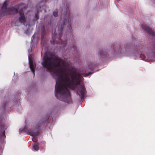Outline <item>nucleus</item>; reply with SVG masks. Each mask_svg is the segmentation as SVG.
<instances>
[{
  "mask_svg": "<svg viewBox=\"0 0 155 155\" xmlns=\"http://www.w3.org/2000/svg\"><path fill=\"white\" fill-rule=\"evenodd\" d=\"M41 64L47 69L56 81L55 95L59 100L68 103L72 101L69 89H76L81 99L84 97L86 89L82 83L83 77L93 74L84 69L79 71L73 68L70 62L63 60L57 56L45 53Z\"/></svg>",
  "mask_w": 155,
  "mask_h": 155,
  "instance_id": "obj_1",
  "label": "nucleus"
},
{
  "mask_svg": "<svg viewBox=\"0 0 155 155\" xmlns=\"http://www.w3.org/2000/svg\"><path fill=\"white\" fill-rule=\"evenodd\" d=\"M61 18L60 23L58 24V30L56 31L55 30H52V39L51 41V42L53 44H55L57 42L55 41V38L54 37H56L57 35H59L61 32L63 28L65 29L68 31H70L71 28V23L70 19V15L67 12L66 9L65 12H63Z\"/></svg>",
  "mask_w": 155,
  "mask_h": 155,
  "instance_id": "obj_2",
  "label": "nucleus"
},
{
  "mask_svg": "<svg viewBox=\"0 0 155 155\" xmlns=\"http://www.w3.org/2000/svg\"><path fill=\"white\" fill-rule=\"evenodd\" d=\"M23 4H22L20 5H18L15 6V7H12L8 8L7 10L6 13L8 14H12L17 13L18 10L20 16L17 20H15L13 22H14L15 25L18 26L21 23H23L25 25V22L26 21V18L25 16L23 11L26 8H23Z\"/></svg>",
  "mask_w": 155,
  "mask_h": 155,
  "instance_id": "obj_3",
  "label": "nucleus"
},
{
  "mask_svg": "<svg viewBox=\"0 0 155 155\" xmlns=\"http://www.w3.org/2000/svg\"><path fill=\"white\" fill-rule=\"evenodd\" d=\"M34 128L32 129L31 126H26L22 130H20V132L22 131H25L28 133V134L32 136H35L37 135V133L36 132V130L38 128V126L37 124L35 125H33Z\"/></svg>",
  "mask_w": 155,
  "mask_h": 155,
  "instance_id": "obj_4",
  "label": "nucleus"
},
{
  "mask_svg": "<svg viewBox=\"0 0 155 155\" xmlns=\"http://www.w3.org/2000/svg\"><path fill=\"white\" fill-rule=\"evenodd\" d=\"M109 51L111 54H115L117 52L119 54L125 53L127 51L125 48L124 50V49L122 48L121 47L119 48L116 45L112 44L110 47Z\"/></svg>",
  "mask_w": 155,
  "mask_h": 155,
  "instance_id": "obj_5",
  "label": "nucleus"
},
{
  "mask_svg": "<svg viewBox=\"0 0 155 155\" xmlns=\"http://www.w3.org/2000/svg\"><path fill=\"white\" fill-rule=\"evenodd\" d=\"M47 0H41L40 2L39 3V5H37L36 7L38 12L36 13H34L35 15V17L34 19V21L37 20L39 18V16L38 15V11H40L41 12H46V6L45 5H43L42 6H41V4L42 3H45L47 2Z\"/></svg>",
  "mask_w": 155,
  "mask_h": 155,
  "instance_id": "obj_6",
  "label": "nucleus"
},
{
  "mask_svg": "<svg viewBox=\"0 0 155 155\" xmlns=\"http://www.w3.org/2000/svg\"><path fill=\"white\" fill-rule=\"evenodd\" d=\"M142 27L150 35L153 36L155 35V33L146 25H143L142 26Z\"/></svg>",
  "mask_w": 155,
  "mask_h": 155,
  "instance_id": "obj_7",
  "label": "nucleus"
},
{
  "mask_svg": "<svg viewBox=\"0 0 155 155\" xmlns=\"http://www.w3.org/2000/svg\"><path fill=\"white\" fill-rule=\"evenodd\" d=\"M67 40L66 36H61L60 37L58 44L61 45L62 47L66 45Z\"/></svg>",
  "mask_w": 155,
  "mask_h": 155,
  "instance_id": "obj_8",
  "label": "nucleus"
},
{
  "mask_svg": "<svg viewBox=\"0 0 155 155\" xmlns=\"http://www.w3.org/2000/svg\"><path fill=\"white\" fill-rule=\"evenodd\" d=\"M6 127L5 125L2 124L0 126V137H3L5 136V131Z\"/></svg>",
  "mask_w": 155,
  "mask_h": 155,
  "instance_id": "obj_9",
  "label": "nucleus"
},
{
  "mask_svg": "<svg viewBox=\"0 0 155 155\" xmlns=\"http://www.w3.org/2000/svg\"><path fill=\"white\" fill-rule=\"evenodd\" d=\"M28 61H29V66L30 68L31 69V70L32 71V73L34 74V75H35V69L34 67L33 63L31 61L30 58L29 57V56H28Z\"/></svg>",
  "mask_w": 155,
  "mask_h": 155,
  "instance_id": "obj_10",
  "label": "nucleus"
},
{
  "mask_svg": "<svg viewBox=\"0 0 155 155\" xmlns=\"http://www.w3.org/2000/svg\"><path fill=\"white\" fill-rule=\"evenodd\" d=\"M108 55V54L107 52L104 50L101 51L100 52V57L101 58H105L107 57Z\"/></svg>",
  "mask_w": 155,
  "mask_h": 155,
  "instance_id": "obj_11",
  "label": "nucleus"
},
{
  "mask_svg": "<svg viewBox=\"0 0 155 155\" xmlns=\"http://www.w3.org/2000/svg\"><path fill=\"white\" fill-rule=\"evenodd\" d=\"M33 148L35 151L38 150L39 149L38 144L36 143H34L33 146Z\"/></svg>",
  "mask_w": 155,
  "mask_h": 155,
  "instance_id": "obj_12",
  "label": "nucleus"
},
{
  "mask_svg": "<svg viewBox=\"0 0 155 155\" xmlns=\"http://www.w3.org/2000/svg\"><path fill=\"white\" fill-rule=\"evenodd\" d=\"M7 6V2L6 0L4 2V3L2 6V8H5Z\"/></svg>",
  "mask_w": 155,
  "mask_h": 155,
  "instance_id": "obj_13",
  "label": "nucleus"
},
{
  "mask_svg": "<svg viewBox=\"0 0 155 155\" xmlns=\"http://www.w3.org/2000/svg\"><path fill=\"white\" fill-rule=\"evenodd\" d=\"M53 15L55 17H57L58 16V11L55 10L53 12Z\"/></svg>",
  "mask_w": 155,
  "mask_h": 155,
  "instance_id": "obj_14",
  "label": "nucleus"
},
{
  "mask_svg": "<svg viewBox=\"0 0 155 155\" xmlns=\"http://www.w3.org/2000/svg\"><path fill=\"white\" fill-rule=\"evenodd\" d=\"M89 68H91L93 66V64H89Z\"/></svg>",
  "mask_w": 155,
  "mask_h": 155,
  "instance_id": "obj_15",
  "label": "nucleus"
},
{
  "mask_svg": "<svg viewBox=\"0 0 155 155\" xmlns=\"http://www.w3.org/2000/svg\"><path fill=\"white\" fill-rule=\"evenodd\" d=\"M42 35H41V40L42 41V36L44 34V32H43L42 33Z\"/></svg>",
  "mask_w": 155,
  "mask_h": 155,
  "instance_id": "obj_16",
  "label": "nucleus"
},
{
  "mask_svg": "<svg viewBox=\"0 0 155 155\" xmlns=\"http://www.w3.org/2000/svg\"><path fill=\"white\" fill-rule=\"evenodd\" d=\"M31 49H29L28 50V52L29 53H30V52H31Z\"/></svg>",
  "mask_w": 155,
  "mask_h": 155,
  "instance_id": "obj_17",
  "label": "nucleus"
},
{
  "mask_svg": "<svg viewBox=\"0 0 155 155\" xmlns=\"http://www.w3.org/2000/svg\"><path fill=\"white\" fill-rule=\"evenodd\" d=\"M34 35H33L32 36V38H31V40H32V38H34Z\"/></svg>",
  "mask_w": 155,
  "mask_h": 155,
  "instance_id": "obj_18",
  "label": "nucleus"
},
{
  "mask_svg": "<svg viewBox=\"0 0 155 155\" xmlns=\"http://www.w3.org/2000/svg\"><path fill=\"white\" fill-rule=\"evenodd\" d=\"M31 12V11H29L28 12V13H30Z\"/></svg>",
  "mask_w": 155,
  "mask_h": 155,
  "instance_id": "obj_19",
  "label": "nucleus"
},
{
  "mask_svg": "<svg viewBox=\"0 0 155 155\" xmlns=\"http://www.w3.org/2000/svg\"><path fill=\"white\" fill-rule=\"evenodd\" d=\"M33 140V138L32 139V140H33V141H34V140Z\"/></svg>",
  "mask_w": 155,
  "mask_h": 155,
  "instance_id": "obj_20",
  "label": "nucleus"
}]
</instances>
